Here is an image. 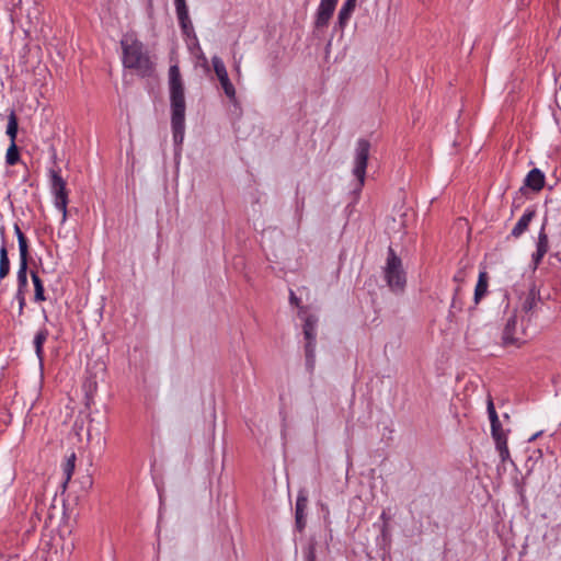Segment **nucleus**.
<instances>
[{"label": "nucleus", "instance_id": "nucleus-27", "mask_svg": "<svg viewBox=\"0 0 561 561\" xmlns=\"http://www.w3.org/2000/svg\"><path fill=\"white\" fill-rule=\"evenodd\" d=\"M537 305V301L535 299V297L533 296H527L526 299L523 301V305H522V309L520 311H518V314L522 312V313H529Z\"/></svg>", "mask_w": 561, "mask_h": 561}, {"label": "nucleus", "instance_id": "nucleus-25", "mask_svg": "<svg viewBox=\"0 0 561 561\" xmlns=\"http://www.w3.org/2000/svg\"><path fill=\"white\" fill-rule=\"evenodd\" d=\"M75 459H76V456L75 454H72L66 465H65V468H64V474H65V481H64V486L67 485V483L70 481L71 477H72V473H73V470H75Z\"/></svg>", "mask_w": 561, "mask_h": 561}, {"label": "nucleus", "instance_id": "nucleus-21", "mask_svg": "<svg viewBox=\"0 0 561 561\" xmlns=\"http://www.w3.org/2000/svg\"><path fill=\"white\" fill-rule=\"evenodd\" d=\"M7 135L10 137L11 142H15L18 135V119L14 112L8 117Z\"/></svg>", "mask_w": 561, "mask_h": 561}, {"label": "nucleus", "instance_id": "nucleus-4", "mask_svg": "<svg viewBox=\"0 0 561 561\" xmlns=\"http://www.w3.org/2000/svg\"><path fill=\"white\" fill-rule=\"evenodd\" d=\"M518 310L515 309L508 317L506 324L503 330L502 340L505 345H520L525 342L526 328L525 318L523 317L522 322L518 323Z\"/></svg>", "mask_w": 561, "mask_h": 561}, {"label": "nucleus", "instance_id": "nucleus-33", "mask_svg": "<svg viewBox=\"0 0 561 561\" xmlns=\"http://www.w3.org/2000/svg\"><path fill=\"white\" fill-rule=\"evenodd\" d=\"M234 70L237 73H240L241 72V66H240V61H237L236 65H234Z\"/></svg>", "mask_w": 561, "mask_h": 561}, {"label": "nucleus", "instance_id": "nucleus-16", "mask_svg": "<svg viewBox=\"0 0 561 561\" xmlns=\"http://www.w3.org/2000/svg\"><path fill=\"white\" fill-rule=\"evenodd\" d=\"M308 499L305 492H299L296 501V523L299 528L305 525V511L307 507Z\"/></svg>", "mask_w": 561, "mask_h": 561}, {"label": "nucleus", "instance_id": "nucleus-26", "mask_svg": "<svg viewBox=\"0 0 561 561\" xmlns=\"http://www.w3.org/2000/svg\"><path fill=\"white\" fill-rule=\"evenodd\" d=\"M193 39L195 41L196 51L192 53L201 62V66L208 70V60L202 50V47L198 43L197 36L193 35Z\"/></svg>", "mask_w": 561, "mask_h": 561}, {"label": "nucleus", "instance_id": "nucleus-13", "mask_svg": "<svg viewBox=\"0 0 561 561\" xmlns=\"http://www.w3.org/2000/svg\"><path fill=\"white\" fill-rule=\"evenodd\" d=\"M548 237L545 233V229L542 227L538 236L537 250L533 254V261L535 265H538L541 262L542 257L548 252Z\"/></svg>", "mask_w": 561, "mask_h": 561}, {"label": "nucleus", "instance_id": "nucleus-3", "mask_svg": "<svg viewBox=\"0 0 561 561\" xmlns=\"http://www.w3.org/2000/svg\"><path fill=\"white\" fill-rule=\"evenodd\" d=\"M383 278L389 288L394 291H402L407 284V275L401 259L392 249H389L383 266Z\"/></svg>", "mask_w": 561, "mask_h": 561}, {"label": "nucleus", "instance_id": "nucleus-15", "mask_svg": "<svg viewBox=\"0 0 561 561\" xmlns=\"http://www.w3.org/2000/svg\"><path fill=\"white\" fill-rule=\"evenodd\" d=\"M489 275L486 271H480L478 282L474 288V302L479 304L482 297L488 293Z\"/></svg>", "mask_w": 561, "mask_h": 561}, {"label": "nucleus", "instance_id": "nucleus-29", "mask_svg": "<svg viewBox=\"0 0 561 561\" xmlns=\"http://www.w3.org/2000/svg\"><path fill=\"white\" fill-rule=\"evenodd\" d=\"M16 299L19 301V311H20V313H22L24 305H25V300H24V296L21 290L18 291Z\"/></svg>", "mask_w": 561, "mask_h": 561}, {"label": "nucleus", "instance_id": "nucleus-6", "mask_svg": "<svg viewBox=\"0 0 561 561\" xmlns=\"http://www.w3.org/2000/svg\"><path fill=\"white\" fill-rule=\"evenodd\" d=\"M370 144L366 139H358L354 152L353 174L362 187L365 183L367 161L369 157Z\"/></svg>", "mask_w": 561, "mask_h": 561}, {"label": "nucleus", "instance_id": "nucleus-7", "mask_svg": "<svg viewBox=\"0 0 561 561\" xmlns=\"http://www.w3.org/2000/svg\"><path fill=\"white\" fill-rule=\"evenodd\" d=\"M304 320V334L307 340L306 343V357L307 364L309 366L313 365L314 362V347H316V329L318 323V318L312 314H302Z\"/></svg>", "mask_w": 561, "mask_h": 561}, {"label": "nucleus", "instance_id": "nucleus-1", "mask_svg": "<svg viewBox=\"0 0 561 561\" xmlns=\"http://www.w3.org/2000/svg\"><path fill=\"white\" fill-rule=\"evenodd\" d=\"M168 85L170 94L171 127L173 141L181 146L185 134V95L184 82L176 64L171 65L168 72Z\"/></svg>", "mask_w": 561, "mask_h": 561}, {"label": "nucleus", "instance_id": "nucleus-22", "mask_svg": "<svg viewBox=\"0 0 561 561\" xmlns=\"http://www.w3.org/2000/svg\"><path fill=\"white\" fill-rule=\"evenodd\" d=\"M14 232L18 238L20 254H28L27 240L18 225L14 226Z\"/></svg>", "mask_w": 561, "mask_h": 561}, {"label": "nucleus", "instance_id": "nucleus-11", "mask_svg": "<svg viewBox=\"0 0 561 561\" xmlns=\"http://www.w3.org/2000/svg\"><path fill=\"white\" fill-rule=\"evenodd\" d=\"M175 9H176V14H178L180 25H181L184 34L186 36L194 34V30H193V26H192L190 16H188V10H187L186 3L184 2L182 4L181 3L175 4Z\"/></svg>", "mask_w": 561, "mask_h": 561}, {"label": "nucleus", "instance_id": "nucleus-2", "mask_svg": "<svg viewBox=\"0 0 561 561\" xmlns=\"http://www.w3.org/2000/svg\"><path fill=\"white\" fill-rule=\"evenodd\" d=\"M123 48V64L135 69L141 76H149L153 70V64L144 51L142 44L133 34H125L121 41Z\"/></svg>", "mask_w": 561, "mask_h": 561}, {"label": "nucleus", "instance_id": "nucleus-24", "mask_svg": "<svg viewBox=\"0 0 561 561\" xmlns=\"http://www.w3.org/2000/svg\"><path fill=\"white\" fill-rule=\"evenodd\" d=\"M5 161L9 165H14L19 161V151L15 142H11L5 154Z\"/></svg>", "mask_w": 561, "mask_h": 561}, {"label": "nucleus", "instance_id": "nucleus-14", "mask_svg": "<svg viewBox=\"0 0 561 561\" xmlns=\"http://www.w3.org/2000/svg\"><path fill=\"white\" fill-rule=\"evenodd\" d=\"M545 184V175L539 169H533L525 179V185L534 191H540Z\"/></svg>", "mask_w": 561, "mask_h": 561}, {"label": "nucleus", "instance_id": "nucleus-10", "mask_svg": "<svg viewBox=\"0 0 561 561\" xmlns=\"http://www.w3.org/2000/svg\"><path fill=\"white\" fill-rule=\"evenodd\" d=\"M486 409H488V414H489V419L491 422V434H492L493 439H496V438L505 435V432L502 428L497 413L495 411L494 403L491 398H489V400H488Z\"/></svg>", "mask_w": 561, "mask_h": 561}, {"label": "nucleus", "instance_id": "nucleus-20", "mask_svg": "<svg viewBox=\"0 0 561 561\" xmlns=\"http://www.w3.org/2000/svg\"><path fill=\"white\" fill-rule=\"evenodd\" d=\"M27 255L28 254H20V267L18 271V280L21 286H25L27 283Z\"/></svg>", "mask_w": 561, "mask_h": 561}, {"label": "nucleus", "instance_id": "nucleus-30", "mask_svg": "<svg viewBox=\"0 0 561 561\" xmlns=\"http://www.w3.org/2000/svg\"><path fill=\"white\" fill-rule=\"evenodd\" d=\"M193 35L194 34H191L190 36H187V46H188V49L191 53L196 51V46H195V41L193 39Z\"/></svg>", "mask_w": 561, "mask_h": 561}, {"label": "nucleus", "instance_id": "nucleus-34", "mask_svg": "<svg viewBox=\"0 0 561 561\" xmlns=\"http://www.w3.org/2000/svg\"><path fill=\"white\" fill-rule=\"evenodd\" d=\"M184 2H185V0H174V4H179V3H181V4H182V3H184Z\"/></svg>", "mask_w": 561, "mask_h": 561}, {"label": "nucleus", "instance_id": "nucleus-12", "mask_svg": "<svg viewBox=\"0 0 561 561\" xmlns=\"http://www.w3.org/2000/svg\"><path fill=\"white\" fill-rule=\"evenodd\" d=\"M356 3L357 0H345V2L342 4L337 15V23L341 28H344L347 25L356 8Z\"/></svg>", "mask_w": 561, "mask_h": 561}, {"label": "nucleus", "instance_id": "nucleus-31", "mask_svg": "<svg viewBox=\"0 0 561 561\" xmlns=\"http://www.w3.org/2000/svg\"><path fill=\"white\" fill-rule=\"evenodd\" d=\"M500 457L502 461H506L510 458L508 449L499 450Z\"/></svg>", "mask_w": 561, "mask_h": 561}, {"label": "nucleus", "instance_id": "nucleus-9", "mask_svg": "<svg viewBox=\"0 0 561 561\" xmlns=\"http://www.w3.org/2000/svg\"><path fill=\"white\" fill-rule=\"evenodd\" d=\"M339 0H321L316 12L314 27L322 30L328 26Z\"/></svg>", "mask_w": 561, "mask_h": 561}, {"label": "nucleus", "instance_id": "nucleus-28", "mask_svg": "<svg viewBox=\"0 0 561 561\" xmlns=\"http://www.w3.org/2000/svg\"><path fill=\"white\" fill-rule=\"evenodd\" d=\"M495 440V445H496V449L497 450H502V449H508L507 447V437H506V434L494 439Z\"/></svg>", "mask_w": 561, "mask_h": 561}, {"label": "nucleus", "instance_id": "nucleus-8", "mask_svg": "<svg viewBox=\"0 0 561 561\" xmlns=\"http://www.w3.org/2000/svg\"><path fill=\"white\" fill-rule=\"evenodd\" d=\"M211 64L226 96L233 101L236 99V89L229 79L228 71L222 59L218 56H214L211 58Z\"/></svg>", "mask_w": 561, "mask_h": 561}, {"label": "nucleus", "instance_id": "nucleus-32", "mask_svg": "<svg viewBox=\"0 0 561 561\" xmlns=\"http://www.w3.org/2000/svg\"><path fill=\"white\" fill-rule=\"evenodd\" d=\"M541 434H542V432H541V431H539V432L535 433L531 437H529V439H528V440H529V442H534V440H536V439H537Z\"/></svg>", "mask_w": 561, "mask_h": 561}, {"label": "nucleus", "instance_id": "nucleus-23", "mask_svg": "<svg viewBox=\"0 0 561 561\" xmlns=\"http://www.w3.org/2000/svg\"><path fill=\"white\" fill-rule=\"evenodd\" d=\"M32 280H33L34 288H35V300L36 301L45 300L44 286H43V283L41 280V278L38 277V275L33 273L32 274Z\"/></svg>", "mask_w": 561, "mask_h": 561}, {"label": "nucleus", "instance_id": "nucleus-5", "mask_svg": "<svg viewBox=\"0 0 561 561\" xmlns=\"http://www.w3.org/2000/svg\"><path fill=\"white\" fill-rule=\"evenodd\" d=\"M50 192L54 197V206L61 213V224H64L67 220L68 192L66 182L54 170L50 171Z\"/></svg>", "mask_w": 561, "mask_h": 561}, {"label": "nucleus", "instance_id": "nucleus-18", "mask_svg": "<svg viewBox=\"0 0 561 561\" xmlns=\"http://www.w3.org/2000/svg\"><path fill=\"white\" fill-rule=\"evenodd\" d=\"M48 337V331L46 329L39 330L34 336V347L36 356L39 360L43 359V345Z\"/></svg>", "mask_w": 561, "mask_h": 561}, {"label": "nucleus", "instance_id": "nucleus-19", "mask_svg": "<svg viewBox=\"0 0 561 561\" xmlns=\"http://www.w3.org/2000/svg\"><path fill=\"white\" fill-rule=\"evenodd\" d=\"M10 271V261L8 257V251L3 244L0 249V279L4 278Z\"/></svg>", "mask_w": 561, "mask_h": 561}, {"label": "nucleus", "instance_id": "nucleus-17", "mask_svg": "<svg viewBox=\"0 0 561 561\" xmlns=\"http://www.w3.org/2000/svg\"><path fill=\"white\" fill-rule=\"evenodd\" d=\"M533 217H534L533 210L524 213V215L518 219V221L512 229V234L516 238L519 237L520 234H523L527 230Z\"/></svg>", "mask_w": 561, "mask_h": 561}]
</instances>
